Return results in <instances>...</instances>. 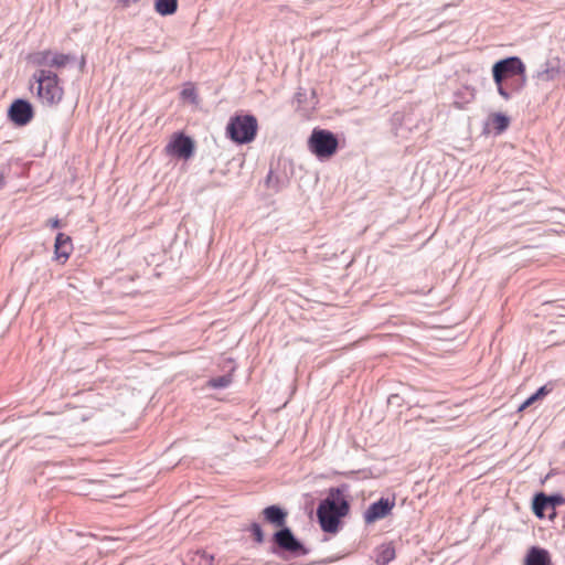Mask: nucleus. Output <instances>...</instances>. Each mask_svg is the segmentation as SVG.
<instances>
[{
    "instance_id": "f257e3e1",
    "label": "nucleus",
    "mask_w": 565,
    "mask_h": 565,
    "mask_svg": "<svg viewBox=\"0 0 565 565\" xmlns=\"http://www.w3.org/2000/svg\"><path fill=\"white\" fill-rule=\"evenodd\" d=\"M350 505L339 488H332L329 495L322 500L317 509V516L321 529L327 533H335L340 519L349 512Z\"/></svg>"
},
{
    "instance_id": "f03ea898",
    "label": "nucleus",
    "mask_w": 565,
    "mask_h": 565,
    "mask_svg": "<svg viewBox=\"0 0 565 565\" xmlns=\"http://www.w3.org/2000/svg\"><path fill=\"white\" fill-rule=\"evenodd\" d=\"M33 78L38 84V97L43 105L54 106L62 100L64 90L54 72L41 68L33 74Z\"/></svg>"
},
{
    "instance_id": "7ed1b4c3",
    "label": "nucleus",
    "mask_w": 565,
    "mask_h": 565,
    "mask_svg": "<svg viewBox=\"0 0 565 565\" xmlns=\"http://www.w3.org/2000/svg\"><path fill=\"white\" fill-rule=\"evenodd\" d=\"M258 124L253 115H236L231 117L227 127V137L236 143L252 142L257 134Z\"/></svg>"
},
{
    "instance_id": "20e7f679",
    "label": "nucleus",
    "mask_w": 565,
    "mask_h": 565,
    "mask_svg": "<svg viewBox=\"0 0 565 565\" xmlns=\"http://www.w3.org/2000/svg\"><path fill=\"white\" fill-rule=\"evenodd\" d=\"M525 72V64L519 56H509L497 61L492 65V77L497 86L498 94L501 97H507L508 94L503 89V82L505 78L522 75Z\"/></svg>"
},
{
    "instance_id": "39448f33",
    "label": "nucleus",
    "mask_w": 565,
    "mask_h": 565,
    "mask_svg": "<svg viewBox=\"0 0 565 565\" xmlns=\"http://www.w3.org/2000/svg\"><path fill=\"white\" fill-rule=\"evenodd\" d=\"M337 136L326 129L315 128L308 139L309 150L318 158H330L338 149Z\"/></svg>"
},
{
    "instance_id": "423d86ee",
    "label": "nucleus",
    "mask_w": 565,
    "mask_h": 565,
    "mask_svg": "<svg viewBox=\"0 0 565 565\" xmlns=\"http://www.w3.org/2000/svg\"><path fill=\"white\" fill-rule=\"evenodd\" d=\"M273 542L275 546L271 547L270 552L274 554H277L278 550L295 555H307L309 553L308 548L303 546L288 526L277 530L273 535Z\"/></svg>"
},
{
    "instance_id": "0eeeda50",
    "label": "nucleus",
    "mask_w": 565,
    "mask_h": 565,
    "mask_svg": "<svg viewBox=\"0 0 565 565\" xmlns=\"http://www.w3.org/2000/svg\"><path fill=\"white\" fill-rule=\"evenodd\" d=\"M167 153L181 159H189L194 153L193 140L183 132L175 134L172 140L166 146Z\"/></svg>"
},
{
    "instance_id": "6e6552de",
    "label": "nucleus",
    "mask_w": 565,
    "mask_h": 565,
    "mask_svg": "<svg viewBox=\"0 0 565 565\" xmlns=\"http://www.w3.org/2000/svg\"><path fill=\"white\" fill-rule=\"evenodd\" d=\"M395 507V500L390 498H381L370 504L363 514L364 522L372 524L387 516Z\"/></svg>"
},
{
    "instance_id": "1a4fd4ad",
    "label": "nucleus",
    "mask_w": 565,
    "mask_h": 565,
    "mask_svg": "<svg viewBox=\"0 0 565 565\" xmlns=\"http://www.w3.org/2000/svg\"><path fill=\"white\" fill-rule=\"evenodd\" d=\"M33 107L25 99H15L8 110V116L17 126H25L33 118Z\"/></svg>"
},
{
    "instance_id": "9d476101",
    "label": "nucleus",
    "mask_w": 565,
    "mask_h": 565,
    "mask_svg": "<svg viewBox=\"0 0 565 565\" xmlns=\"http://www.w3.org/2000/svg\"><path fill=\"white\" fill-rule=\"evenodd\" d=\"M563 72L559 58L554 57L542 64L534 77L537 81L550 82L556 79Z\"/></svg>"
},
{
    "instance_id": "9b49d317",
    "label": "nucleus",
    "mask_w": 565,
    "mask_h": 565,
    "mask_svg": "<svg viewBox=\"0 0 565 565\" xmlns=\"http://www.w3.org/2000/svg\"><path fill=\"white\" fill-rule=\"evenodd\" d=\"M264 520L275 526H286L288 513L279 505H269L262 511Z\"/></svg>"
},
{
    "instance_id": "f8f14e48",
    "label": "nucleus",
    "mask_w": 565,
    "mask_h": 565,
    "mask_svg": "<svg viewBox=\"0 0 565 565\" xmlns=\"http://www.w3.org/2000/svg\"><path fill=\"white\" fill-rule=\"evenodd\" d=\"M72 250H73L72 238L64 233H58L55 237V244H54V253H55L56 259L62 260L64 263L66 259H68Z\"/></svg>"
},
{
    "instance_id": "ddd939ff",
    "label": "nucleus",
    "mask_w": 565,
    "mask_h": 565,
    "mask_svg": "<svg viewBox=\"0 0 565 565\" xmlns=\"http://www.w3.org/2000/svg\"><path fill=\"white\" fill-rule=\"evenodd\" d=\"M527 77L526 72L522 75H515L513 77L505 78L503 82V89L508 94L507 97H502L509 100L514 94H519L526 86Z\"/></svg>"
},
{
    "instance_id": "4468645a",
    "label": "nucleus",
    "mask_w": 565,
    "mask_h": 565,
    "mask_svg": "<svg viewBox=\"0 0 565 565\" xmlns=\"http://www.w3.org/2000/svg\"><path fill=\"white\" fill-rule=\"evenodd\" d=\"M525 565H552L548 552L541 547H531L525 557Z\"/></svg>"
},
{
    "instance_id": "2eb2a0df",
    "label": "nucleus",
    "mask_w": 565,
    "mask_h": 565,
    "mask_svg": "<svg viewBox=\"0 0 565 565\" xmlns=\"http://www.w3.org/2000/svg\"><path fill=\"white\" fill-rule=\"evenodd\" d=\"M395 558V548L392 543H384L375 550V563L387 565Z\"/></svg>"
},
{
    "instance_id": "dca6fc26",
    "label": "nucleus",
    "mask_w": 565,
    "mask_h": 565,
    "mask_svg": "<svg viewBox=\"0 0 565 565\" xmlns=\"http://www.w3.org/2000/svg\"><path fill=\"white\" fill-rule=\"evenodd\" d=\"M546 509H548L547 494H545L544 492L536 493L532 500L533 513L537 518L543 519L545 516Z\"/></svg>"
},
{
    "instance_id": "f3484780",
    "label": "nucleus",
    "mask_w": 565,
    "mask_h": 565,
    "mask_svg": "<svg viewBox=\"0 0 565 565\" xmlns=\"http://www.w3.org/2000/svg\"><path fill=\"white\" fill-rule=\"evenodd\" d=\"M266 186L275 193H278L287 186V179L275 174L274 171L270 170L266 178Z\"/></svg>"
},
{
    "instance_id": "a211bd4d",
    "label": "nucleus",
    "mask_w": 565,
    "mask_h": 565,
    "mask_svg": "<svg viewBox=\"0 0 565 565\" xmlns=\"http://www.w3.org/2000/svg\"><path fill=\"white\" fill-rule=\"evenodd\" d=\"M154 9L163 17L171 15L178 9V0H156Z\"/></svg>"
},
{
    "instance_id": "6ab92c4d",
    "label": "nucleus",
    "mask_w": 565,
    "mask_h": 565,
    "mask_svg": "<svg viewBox=\"0 0 565 565\" xmlns=\"http://www.w3.org/2000/svg\"><path fill=\"white\" fill-rule=\"evenodd\" d=\"M53 52L45 50L31 55V62L38 66H50Z\"/></svg>"
},
{
    "instance_id": "aec40b11",
    "label": "nucleus",
    "mask_w": 565,
    "mask_h": 565,
    "mask_svg": "<svg viewBox=\"0 0 565 565\" xmlns=\"http://www.w3.org/2000/svg\"><path fill=\"white\" fill-rule=\"evenodd\" d=\"M491 122L497 130L498 134L503 132L510 124V119L508 116L501 113L493 114L491 117Z\"/></svg>"
},
{
    "instance_id": "412c9836",
    "label": "nucleus",
    "mask_w": 565,
    "mask_h": 565,
    "mask_svg": "<svg viewBox=\"0 0 565 565\" xmlns=\"http://www.w3.org/2000/svg\"><path fill=\"white\" fill-rule=\"evenodd\" d=\"M72 61H74V56H72L70 54L53 53V56L51 60V67L62 68V67L66 66Z\"/></svg>"
},
{
    "instance_id": "4be33fe9",
    "label": "nucleus",
    "mask_w": 565,
    "mask_h": 565,
    "mask_svg": "<svg viewBox=\"0 0 565 565\" xmlns=\"http://www.w3.org/2000/svg\"><path fill=\"white\" fill-rule=\"evenodd\" d=\"M232 383L231 375H221L217 377H213L209 381V386L213 388H225Z\"/></svg>"
},
{
    "instance_id": "5701e85b",
    "label": "nucleus",
    "mask_w": 565,
    "mask_h": 565,
    "mask_svg": "<svg viewBox=\"0 0 565 565\" xmlns=\"http://www.w3.org/2000/svg\"><path fill=\"white\" fill-rule=\"evenodd\" d=\"M248 530L252 532L256 543L262 544L264 542V532L257 522H253Z\"/></svg>"
},
{
    "instance_id": "b1692460",
    "label": "nucleus",
    "mask_w": 565,
    "mask_h": 565,
    "mask_svg": "<svg viewBox=\"0 0 565 565\" xmlns=\"http://www.w3.org/2000/svg\"><path fill=\"white\" fill-rule=\"evenodd\" d=\"M564 502H565V499L562 494L547 495L548 508L555 509L556 507L563 504Z\"/></svg>"
},
{
    "instance_id": "393cba45",
    "label": "nucleus",
    "mask_w": 565,
    "mask_h": 565,
    "mask_svg": "<svg viewBox=\"0 0 565 565\" xmlns=\"http://www.w3.org/2000/svg\"><path fill=\"white\" fill-rule=\"evenodd\" d=\"M181 96L184 98V99H192L193 102L195 100V90L194 88L192 87H188V88H183L182 92H181Z\"/></svg>"
},
{
    "instance_id": "a878e982",
    "label": "nucleus",
    "mask_w": 565,
    "mask_h": 565,
    "mask_svg": "<svg viewBox=\"0 0 565 565\" xmlns=\"http://www.w3.org/2000/svg\"><path fill=\"white\" fill-rule=\"evenodd\" d=\"M47 224L51 228L61 227V221L58 218H51V220H49Z\"/></svg>"
},
{
    "instance_id": "bb28decb",
    "label": "nucleus",
    "mask_w": 565,
    "mask_h": 565,
    "mask_svg": "<svg viewBox=\"0 0 565 565\" xmlns=\"http://www.w3.org/2000/svg\"><path fill=\"white\" fill-rule=\"evenodd\" d=\"M550 392V390H547L546 386H542L540 387L534 394L541 398L542 396H545L547 393Z\"/></svg>"
},
{
    "instance_id": "cd10ccee",
    "label": "nucleus",
    "mask_w": 565,
    "mask_h": 565,
    "mask_svg": "<svg viewBox=\"0 0 565 565\" xmlns=\"http://www.w3.org/2000/svg\"><path fill=\"white\" fill-rule=\"evenodd\" d=\"M6 185V178L2 172H0V189H3Z\"/></svg>"
},
{
    "instance_id": "c85d7f7f",
    "label": "nucleus",
    "mask_w": 565,
    "mask_h": 565,
    "mask_svg": "<svg viewBox=\"0 0 565 565\" xmlns=\"http://www.w3.org/2000/svg\"><path fill=\"white\" fill-rule=\"evenodd\" d=\"M394 399H401V397L397 394H393L388 397V403L393 404Z\"/></svg>"
},
{
    "instance_id": "c756f323",
    "label": "nucleus",
    "mask_w": 565,
    "mask_h": 565,
    "mask_svg": "<svg viewBox=\"0 0 565 565\" xmlns=\"http://www.w3.org/2000/svg\"><path fill=\"white\" fill-rule=\"evenodd\" d=\"M536 399H539V397H537L535 394L531 395V396L527 398V401H529L531 404H533Z\"/></svg>"
},
{
    "instance_id": "7c9ffc66",
    "label": "nucleus",
    "mask_w": 565,
    "mask_h": 565,
    "mask_svg": "<svg viewBox=\"0 0 565 565\" xmlns=\"http://www.w3.org/2000/svg\"><path fill=\"white\" fill-rule=\"evenodd\" d=\"M531 403L526 399L519 408V411H523L525 407L530 406Z\"/></svg>"
},
{
    "instance_id": "2f4dec72",
    "label": "nucleus",
    "mask_w": 565,
    "mask_h": 565,
    "mask_svg": "<svg viewBox=\"0 0 565 565\" xmlns=\"http://www.w3.org/2000/svg\"><path fill=\"white\" fill-rule=\"evenodd\" d=\"M531 403L526 399L519 408V411H523L525 407L530 406Z\"/></svg>"
}]
</instances>
